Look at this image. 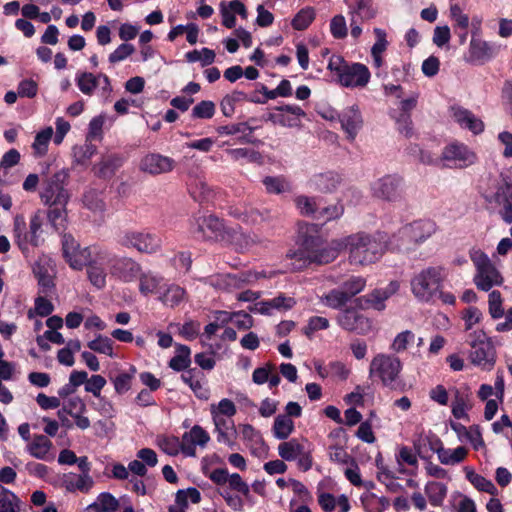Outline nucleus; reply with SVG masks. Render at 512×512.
I'll list each match as a JSON object with an SVG mask.
<instances>
[{"label": "nucleus", "mask_w": 512, "mask_h": 512, "mask_svg": "<svg viewBox=\"0 0 512 512\" xmlns=\"http://www.w3.org/2000/svg\"><path fill=\"white\" fill-rule=\"evenodd\" d=\"M296 243L298 249L289 251L292 270H301L311 264L323 265L334 261L342 250H347L352 265L366 266L381 259L387 250V234L377 231L373 234L355 233L331 241L323 246V238L315 224L301 223L298 226Z\"/></svg>", "instance_id": "f257e3e1"}, {"label": "nucleus", "mask_w": 512, "mask_h": 512, "mask_svg": "<svg viewBox=\"0 0 512 512\" xmlns=\"http://www.w3.org/2000/svg\"><path fill=\"white\" fill-rule=\"evenodd\" d=\"M445 278L446 273L442 266L426 267L411 278V293L421 303H432L440 288H443Z\"/></svg>", "instance_id": "f03ea898"}, {"label": "nucleus", "mask_w": 512, "mask_h": 512, "mask_svg": "<svg viewBox=\"0 0 512 512\" xmlns=\"http://www.w3.org/2000/svg\"><path fill=\"white\" fill-rule=\"evenodd\" d=\"M402 368V362L397 356L379 353L371 360L369 376L377 378L384 387L403 391L405 384L400 380Z\"/></svg>", "instance_id": "7ed1b4c3"}, {"label": "nucleus", "mask_w": 512, "mask_h": 512, "mask_svg": "<svg viewBox=\"0 0 512 512\" xmlns=\"http://www.w3.org/2000/svg\"><path fill=\"white\" fill-rule=\"evenodd\" d=\"M469 257L475 267L473 283L480 291L488 292L502 286L504 277L489 256L478 248L469 250Z\"/></svg>", "instance_id": "20e7f679"}, {"label": "nucleus", "mask_w": 512, "mask_h": 512, "mask_svg": "<svg viewBox=\"0 0 512 512\" xmlns=\"http://www.w3.org/2000/svg\"><path fill=\"white\" fill-rule=\"evenodd\" d=\"M63 256L69 266L74 270H81L87 266L93 258L105 259L106 249L99 246L81 248L78 242L71 235H64L62 238Z\"/></svg>", "instance_id": "39448f33"}, {"label": "nucleus", "mask_w": 512, "mask_h": 512, "mask_svg": "<svg viewBox=\"0 0 512 512\" xmlns=\"http://www.w3.org/2000/svg\"><path fill=\"white\" fill-rule=\"evenodd\" d=\"M227 230L223 220L214 214L197 213L190 219L189 231L199 240L223 242L227 238Z\"/></svg>", "instance_id": "423d86ee"}, {"label": "nucleus", "mask_w": 512, "mask_h": 512, "mask_svg": "<svg viewBox=\"0 0 512 512\" xmlns=\"http://www.w3.org/2000/svg\"><path fill=\"white\" fill-rule=\"evenodd\" d=\"M117 243L140 253L154 254L161 249V238L148 230H123L117 235Z\"/></svg>", "instance_id": "0eeeda50"}, {"label": "nucleus", "mask_w": 512, "mask_h": 512, "mask_svg": "<svg viewBox=\"0 0 512 512\" xmlns=\"http://www.w3.org/2000/svg\"><path fill=\"white\" fill-rule=\"evenodd\" d=\"M41 227L42 217L39 213H35L34 215L31 216L29 222V231H27L24 217L16 216L14 218L13 232L15 242L23 253H27L29 251L30 245L37 247L41 244Z\"/></svg>", "instance_id": "6e6552de"}, {"label": "nucleus", "mask_w": 512, "mask_h": 512, "mask_svg": "<svg viewBox=\"0 0 512 512\" xmlns=\"http://www.w3.org/2000/svg\"><path fill=\"white\" fill-rule=\"evenodd\" d=\"M471 351L469 359L471 363L482 370L490 371L496 362V352L491 340L483 331H475L471 334Z\"/></svg>", "instance_id": "1a4fd4ad"}, {"label": "nucleus", "mask_w": 512, "mask_h": 512, "mask_svg": "<svg viewBox=\"0 0 512 512\" xmlns=\"http://www.w3.org/2000/svg\"><path fill=\"white\" fill-rule=\"evenodd\" d=\"M75 84L84 95L97 94L104 101L110 98L113 90L109 77L104 73L77 72Z\"/></svg>", "instance_id": "9d476101"}, {"label": "nucleus", "mask_w": 512, "mask_h": 512, "mask_svg": "<svg viewBox=\"0 0 512 512\" xmlns=\"http://www.w3.org/2000/svg\"><path fill=\"white\" fill-rule=\"evenodd\" d=\"M403 178L397 174L384 175L370 185L371 195L386 202H398L404 198Z\"/></svg>", "instance_id": "9b49d317"}, {"label": "nucleus", "mask_w": 512, "mask_h": 512, "mask_svg": "<svg viewBox=\"0 0 512 512\" xmlns=\"http://www.w3.org/2000/svg\"><path fill=\"white\" fill-rule=\"evenodd\" d=\"M440 159L447 168L463 169L473 165L477 156L466 144L455 140L443 148Z\"/></svg>", "instance_id": "f8f14e48"}, {"label": "nucleus", "mask_w": 512, "mask_h": 512, "mask_svg": "<svg viewBox=\"0 0 512 512\" xmlns=\"http://www.w3.org/2000/svg\"><path fill=\"white\" fill-rule=\"evenodd\" d=\"M277 451L284 461H296L297 467L303 472L309 471L313 466L311 451L305 449L304 444L297 438L283 440L278 445Z\"/></svg>", "instance_id": "ddd939ff"}, {"label": "nucleus", "mask_w": 512, "mask_h": 512, "mask_svg": "<svg viewBox=\"0 0 512 512\" xmlns=\"http://www.w3.org/2000/svg\"><path fill=\"white\" fill-rule=\"evenodd\" d=\"M141 264L127 256H118L109 251V275L122 282L131 283L141 274Z\"/></svg>", "instance_id": "4468645a"}, {"label": "nucleus", "mask_w": 512, "mask_h": 512, "mask_svg": "<svg viewBox=\"0 0 512 512\" xmlns=\"http://www.w3.org/2000/svg\"><path fill=\"white\" fill-rule=\"evenodd\" d=\"M67 176L66 172L58 171L44 182L40 197L46 205L66 206L69 199L64 187Z\"/></svg>", "instance_id": "2eb2a0df"}, {"label": "nucleus", "mask_w": 512, "mask_h": 512, "mask_svg": "<svg viewBox=\"0 0 512 512\" xmlns=\"http://www.w3.org/2000/svg\"><path fill=\"white\" fill-rule=\"evenodd\" d=\"M399 288L398 281H390L386 287L374 289L370 293L357 298L358 306L362 309L383 311L386 308V300L396 294Z\"/></svg>", "instance_id": "dca6fc26"}, {"label": "nucleus", "mask_w": 512, "mask_h": 512, "mask_svg": "<svg viewBox=\"0 0 512 512\" xmlns=\"http://www.w3.org/2000/svg\"><path fill=\"white\" fill-rule=\"evenodd\" d=\"M370 79L371 72L365 64L351 62L343 73H341V76L338 78V83L345 88L361 89L368 85Z\"/></svg>", "instance_id": "f3484780"}, {"label": "nucleus", "mask_w": 512, "mask_h": 512, "mask_svg": "<svg viewBox=\"0 0 512 512\" xmlns=\"http://www.w3.org/2000/svg\"><path fill=\"white\" fill-rule=\"evenodd\" d=\"M437 230V225L432 220H417L400 228V236L408 237L414 242L415 249L428 240Z\"/></svg>", "instance_id": "a211bd4d"}, {"label": "nucleus", "mask_w": 512, "mask_h": 512, "mask_svg": "<svg viewBox=\"0 0 512 512\" xmlns=\"http://www.w3.org/2000/svg\"><path fill=\"white\" fill-rule=\"evenodd\" d=\"M450 114L455 123L460 128L470 131L474 135L481 134L485 129V124L480 117L472 111L459 105L450 108Z\"/></svg>", "instance_id": "6ab92c4d"}, {"label": "nucleus", "mask_w": 512, "mask_h": 512, "mask_svg": "<svg viewBox=\"0 0 512 512\" xmlns=\"http://www.w3.org/2000/svg\"><path fill=\"white\" fill-rule=\"evenodd\" d=\"M175 167L174 159L159 153H149L142 157L139 169L150 175H159L171 172Z\"/></svg>", "instance_id": "aec40b11"}, {"label": "nucleus", "mask_w": 512, "mask_h": 512, "mask_svg": "<svg viewBox=\"0 0 512 512\" xmlns=\"http://www.w3.org/2000/svg\"><path fill=\"white\" fill-rule=\"evenodd\" d=\"M241 438L250 453L258 458H264L268 452L262 434L250 424H242L239 426Z\"/></svg>", "instance_id": "412c9836"}, {"label": "nucleus", "mask_w": 512, "mask_h": 512, "mask_svg": "<svg viewBox=\"0 0 512 512\" xmlns=\"http://www.w3.org/2000/svg\"><path fill=\"white\" fill-rule=\"evenodd\" d=\"M339 121L347 138L354 141L363 126L361 111L357 105H352L343 109L339 114Z\"/></svg>", "instance_id": "4be33fe9"}, {"label": "nucleus", "mask_w": 512, "mask_h": 512, "mask_svg": "<svg viewBox=\"0 0 512 512\" xmlns=\"http://www.w3.org/2000/svg\"><path fill=\"white\" fill-rule=\"evenodd\" d=\"M183 455L195 457L196 447L204 448L210 441L209 434L199 425H194L182 435Z\"/></svg>", "instance_id": "5701e85b"}, {"label": "nucleus", "mask_w": 512, "mask_h": 512, "mask_svg": "<svg viewBox=\"0 0 512 512\" xmlns=\"http://www.w3.org/2000/svg\"><path fill=\"white\" fill-rule=\"evenodd\" d=\"M94 486L91 475L77 474L73 472L64 473L60 477V487L69 493H89Z\"/></svg>", "instance_id": "b1692460"}, {"label": "nucleus", "mask_w": 512, "mask_h": 512, "mask_svg": "<svg viewBox=\"0 0 512 512\" xmlns=\"http://www.w3.org/2000/svg\"><path fill=\"white\" fill-rule=\"evenodd\" d=\"M208 281L215 289L230 292L243 287L244 284H248L250 279L249 275H244V272H241L216 274L209 277Z\"/></svg>", "instance_id": "393cba45"}, {"label": "nucleus", "mask_w": 512, "mask_h": 512, "mask_svg": "<svg viewBox=\"0 0 512 512\" xmlns=\"http://www.w3.org/2000/svg\"><path fill=\"white\" fill-rule=\"evenodd\" d=\"M338 325L347 331L363 333L369 327L368 319L354 309H344L337 316Z\"/></svg>", "instance_id": "a878e982"}, {"label": "nucleus", "mask_w": 512, "mask_h": 512, "mask_svg": "<svg viewBox=\"0 0 512 512\" xmlns=\"http://www.w3.org/2000/svg\"><path fill=\"white\" fill-rule=\"evenodd\" d=\"M373 33L375 35V42L370 49V56L373 68L380 70L385 65V52L389 47V41L387 32L384 29L375 27Z\"/></svg>", "instance_id": "bb28decb"}, {"label": "nucleus", "mask_w": 512, "mask_h": 512, "mask_svg": "<svg viewBox=\"0 0 512 512\" xmlns=\"http://www.w3.org/2000/svg\"><path fill=\"white\" fill-rule=\"evenodd\" d=\"M86 405L79 397H72L63 405L62 409L58 411L59 417L62 413H67L74 418L75 424L78 428L85 430L90 427V420L84 416Z\"/></svg>", "instance_id": "cd10ccee"}, {"label": "nucleus", "mask_w": 512, "mask_h": 512, "mask_svg": "<svg viewBox=\"0 0 512 512\" xmlns=\"http://www.w3.org/2000/svg\"><path fill=\"white\" fill-rule=\"evenodd\" d=\"M105 265L109 267V250L107 249L105 259L99 260L95 257L86 266L88 280L97 289H103L106 286V278L109 272L107 273Z\"/></svg>", "instance_id": "c85d7f7f"}, {"label": "nucleus", "mask_w": 512, "mask_h": 512, "mask_svg": "<svg viewBox=\"0 0 512 512\" xmlns=\"http://www.w3.org/2000/svg\"><path fill=\"white\" fill-rule=\"evenodd\" d=\"M223 242L232 245L238 252H246L260 243V238L254 233H244L240 229H228L227 238Z\"/></svg>", "instance_id": "c756f323"}, {"label": "nucleus", "mask_w": 512, "mask_h": 512, "mask_svg": "<svg viewBox=\"0 0 512 512\" xmlns=\"http://www.w3.org/2000/svg\"><path fill=\"white\" fill-rule=\"evenodd\" d=\"M498 52V47L494 43L482 39L472 38L469 46V55L471 61L484 63L493 58Z\"/></svg>", "instance_id": "7c9ffc66"}, {"label": "nucleus", "mask_w": 512, "mask_h": 512, "mask_svg": "<svg viewBox=\"0 0 512 512\" xmlns=\"http://www.w3.org/2000/svg\"><path fill=\"white\" fill-rule=\"evenodd\" d=\"M308 183L313 190L329 193L340 185L341 177L336 172L328 171L313 175Z\"/></svg>", "instance_id": "2f4dec72"}, {"label": "nucleus", "mask_w": 512, "mask_h": 512, "mask_svg": "<svg viewBox=\"0 0 512 512\" xmlns=\"http://www.w3.org/2000/svg\"><path fill=\"white\" fill-rule=\"evenodd\" d=\"M33 271L43 293H47L54 287L55 272L51 259H40L36 262Z\"/></svg>", "instance_id": "473e14b6"}, {"label": "nucleus", "mask_w": 512, "mask_h": 512, "mask_svg": "<svg viewBox=\"0 0 512 512\" xmlns=\"http://www.w3.org/2000/svg\"><path fill=\"white\" fill-rule=\"evenodd\" d=\"M451 428L461 442H469L475 450L485 448L482 434L477 426L466 428L461 423H452Z\"/></svg>", "instance_id": "72a5a7b5"}, {"label": "nucleus", "mask_w": 512, "mask_h": 512, "mask_svg": "<svg viewBox=\"0 0 512 512\" xmlns=\"http://www.w3.org/2000/svg\"><path fill=\"white\" fill-rule=\"evenodd\" d=\"M188 189L191 197L199 203H209L215 197V191L202 177L193 178L189 183Z\"/></svg>", "instance_id": "f704fd0d"}, {"label": "nucleus", "mask_w": 512, "mask_h": 512, "mask_svg": "<svg viewBox=\"0 0 512 512\" xmlns=\"http://www.w3.org/2000/svg\"><path fill=\"white\" fill-rule=\"evenodd\" d=\"M318 503L324 512H333L336 507L343 512H348L351 509L349 499L344 494L335 497L331 493L322 492L318 495Z\"/></svg>", "instance_id": "c9c22d12"}, {"label": "nucleus", "mask_w": 512, "mask_h": 512, "mask_svg": "<svg viewBox=\"0 0 512 512\" xmlns=\"http://www.w3.org/2000/svg\"><path fill=\"white\" fill-rule=\"evenodd\" d=\"M231 215L247 224H259L269 221L272 218L271 211L267 208H246L243 211L236 209L230 212Z\"/></svg>", "instance_id": "e433bc0d"}, {"label": "nucleus", "mask_w": 512, "mask_h": 512, "mask_svg": "<svg viewBox=\"0 0 512 512\" xmlns=\"http://www.w3.org/2000/svg\"><path fill=\"white\" fill-rule=\"evenodd\" d=\"M124 163V158L119 154H109L94 166L95 173L101 178H110Z\"/></svg>", "instance_id": "4c0bfd02"}, {"label": "nucleus", "mask_w": 512, "mask_h": 512, "mask_svg": "<svg viewBox=\"0 0 512 512\" xmlns=\"http://www.w3.org/2000/svg\"><path fill=\"white\" fill-rule=\"evenodd\" d=\"M21 159L20 152L17 149H10L0 159V185H10V169L16 166Z\"/></svg>", "instance_id": "58836bf2"}, {"label": "nucleus", "mask_w": 512, "mask_h": 512, "mask_svg": "<svg viewBox=\"0 0 512 512\" xmlns=\"http://www.w3.org/2000/svg\"><path fill=\"white\" fill-rule=\"evenodd\" d=\"M118 508V499L109 492H102L85 508L84 512H116Z\"/></svg>", "instance_id": "ea45409f"}, {"label": "nucleus", "mask_w": 512, "mask_h": 512, "mask_svg": "<svg viewBox=\"0 0 512 512\" xmlns=\"http://www.w3.org/2000/svg\"><path fill=\"white\" fill-rule=\"evenodd\" d=\"M51 447L52 442L46 436L36 435L26 446V451L36 459L47 460Z\"/></svg>", "instance_id": "a19ab883"}, {"label": "nucleus", "mask_w": 512, "mask_h": 512, "mask_svg": "<svg viewBox=\"0 0 512 512\" xmlns=\"http://www.w3.org/2000/svg\"><path fill=\"white\" fill-rule=\"evenodd\" d=\"M466 479L479 491L489 493L491 495L497 494V488L491 480L486 479L482 475L475 472L470 466L463 468Z\"/></svg>", "instance_id": "79ce46f5"}, {"label": "nucleus", "mask_w": 512, "mask_h": 512, "mask_svg": "<svg viewBox=\"0 0 512 512\" xmlns=\"http://www.w3.org/2000/svg\"><path fill=\"white\" fill-rule=\"evenodd\" d=\"M436 453L442 464L456 465L466 458L468 450L464 446H459L455 449L440 447Z\"/></svg>", "instance_id": "37998d69"}, {"label": "nucleus", "mask_w": 512, "mask_h": 512, "mask_svg": "<svg viewBox=\"0 0 512 512\" xmlns=\"http://www.w3.org/2000/svg\"><path fill=\"white\" fill-rule=\"evenodd\" d=\"M430 504L434 507H440L447 496L448 488L444 483L430 481L424 488Z\"/></svg>", "instance_id": "c03bdc74"}, {"label": "nucleus", "mask_w": 512, "mask_h": 512, "mask_svg": "<svg viewBox=\"0 0 512 512\" xmlns=\"http://www.w3.org/2000/svg\"><path fill=\"white\" fill-rule=\"evenodd\" d=\"M175 355L169 361V367L174 371L186 370L191 364V350L183 344H176Z\"/></svg>", "instance_id": "a18cd8bd"}, {"label": "nucleus", "mask_w": 512, "mask_h": 512, "mask_svg": "<svg viewBox=\"0 0 512 512\" xmlns=\"http://www.w3.org/2000/svg\"><path fill=\"white\" fill-rule=\"evenodd\" d=\"M294 421L288 416L278 415L274 419L272 434L276 439L286 440L294 431Z\"/></svg>", "instance_id": "49530a36"}, {"label": "nucleus", "mask_w": 512, "mask_h": 512, "mask_svg": "<svg viewBox=\"0 0 512 512\" xmlns=\"http://www.w3.org/2000/svg\"><path fill=\"white\" fill-rule=\"evenodd\" d=\"M137 280H139V292L147 296L157 291L162 278L151 271L143 272L141 270Z\"/></svg>", "instance_id": "de8ad7c7"}, {"label": "nucleus", "mask_w": 512, "mask_h": 512, "mask_svg": "<svg viewBox=\"0 0 512 512\" xmlns=\"http://www.w3.org/2000/svg\"><path fill=\"white\" fill-rule=\"evenodd\" d=\"M320 301L331 309H342L350 299L346 296L340 287L330 290L321 296Z\"/></svg>", "instance_id": "09e8293b"}, {"label": "nucleus", "mask_w": 512, "mask_h": 512, "mask_svg": "<svg viewBox=\"0 0 512 512\" xmlns=\"http://www.w3.org/2000/svg\"><path fill=\"white\" fill-rule=\"evenodd\" d=\"M53 137V128L48 126L39 131L32 144L34 155L38 157L44 156L48 151V145Z\"/></svg>", "instance_id": "8fccbe9b"}, {"label": "nucleus", "mask_w": 512, "mask_h": 512, "mask_svg": "<svg viewBox=\"0 0 512 512\" xmlns=\"http://www.w3.org/2000/svg\"><path fill=\"white\" fill-rule=\"evenodd\" d=\"M184 297L185 290L178 285L171 284L160 294L159 299L164 305L175 307L184 300Z\"/></svg>", "instance_id": "3c124183"}, {"label": "nucleus", "mask_w": 512, "mask_h": 512, "mask_svg": "<svg viewBox=\"0 0 512 512\" xmlns=\"http://www.w3.org/2000/svg\"><path fill=\"white\" fill-rule=\"evenodd\" d=\"M200 501L201 493L195 487L178 490L175 495V506L182 507L184 510L188 508L189 502L197 504Z\"/></svg>", "instance_id": "603ef678"}, {"label": "nucleus", "mask_w": 512, "mask_h": 512, "mask_svg": "<svg viewBox=\"0 0 512 512\" xmlns=\"http://www.w3.org/2000/svg\"><path fill=\"white\" fill-rule=\"evenodd\" d=\"M113 344L112 339L102 334H98L93 340L87 343V346L93 352L114 358L116 355L113 351Z\"/></svg>", "instance_id": "864d4df0"}, {"label": "nucleus", "mask_w": 512, "mask_h": 512, "mask_svg": "<svg viewBox=\"0 0 512 512\" xmlns=\"http://www.w3.org/2000/svg\"><path fill=\"white\" fill-rule=\"evenodd\" d=\"M316 16L315 10L312 7H304L297 12L291 21V26L297 31L307 29L314 21Z\"/></svg>", "instance_id": "5fc2aeb1"}, {"label": "nucleus", "mask_w": 512, "mask_h": 512, "mask_svg": "<svg viewBox=\"0 0 512 512\" xmlns=\"http://www.w3.org/2000/svg\"><path fill=\"white\" fill-rule=\"evenodd\" d=\"M158 447L167 455L176 456L183 454L182 440L176 436H160L157 439Z\"/></svg>", "instance_id": "6e6d98bb"}, {"label": "nucleus", "mask_w": 512, "mask_h": 512, "mask_svg": "<svg viewBox=\"0 0 512 512\" xmlns=\"http://www.w3.org/2000/svg\"><path fill=\"white\" fill-rule=\"evenodd\" d=\"M247 100V94L242 91H233L227 94L221 101L220 107L224 116L231 117L235 112L237 103Z\"/></svg>", "instance_id": "4d7b16f0"}, {"label": "nucleus", "mask_w": 512, "mask_h": 512, "mask_svg": "<svg viewBox=\"0 0 512 512\" xmlns=\"http://www.w3.org/2000/svg\"><path fill=\"white\" fill-rule=\"evenodd\" d=\"M20 499L18 496L8 490L7 488H1L0 491V512H19L20 511Z\"/></svg>", "instance_id": "13d9d810"}, {"label": "nucleus", "mask_w": 512, "mask_h": 512, "mask_svg": "<svg viewBox=\"0 0 512 512\" xmlns=\"http://www.w3.org/2000/svg\"><path fill=\"white\" fill-rule=\"evenodd\" d=\"M387 250L408 253L415 250L414 242H410L408 237L400 236V229L391 237L387 236Z\"/></svg>", "instance_id": "bf43d9fd"}, {"label": "nucleus", "mask_w": 512, "mask_h": 512, "mask_svg": "<svg viewBox=\"0 0 512 512\" xmlns=\"http://www.w3.org/2000/svg\"><path fill=\"white\" fill-rule=\"evenodd\" d=\"M217 132L220 135L242 134V136H241L242 141L251 142L249 137L253 132V128L250 127L247 123H236V124H231V125L219 126L217 128Z\"/></svg>", "instance_id": "052dcab7"}, {"label": "nucleus", "mask_w": 512, "mask_h": 512, "mask_svg": "<svg viewBox=\"0 0 512 512\" xmlns=\"http://www.w3.org/2000/svg\"><path fill=\"white\" fill-rule=\"evenodd\" d=\"M366 286V278L362 276L352 275L348 279H346L341 285L340 288L346 296L351 300L354 296L359 294L364 290Z\"/></svg>", "instance_id": "680f3d73"}, {"label": "nucleus", "mask_w": 512, "mask_h": 512, "mask_svg": "<svg viewBox=\"0 0 512 512\" xmlns=\"http://www.w3.org/2000/svg\"><path fill=\"white\" fill-rule=\"evenodd\" d=\"M215 52L209 48H202L201 50H192L185 54V58L189 63L200 62L202 67H206L214 63Z\"/></svg>", "instance_id": "e2e57ef3"}, {"label": "nucleus", "mask_w": 512, "mask_h": 512, "mask_svg": "<svg viewBox=\"0 0 512 512\" xmlns=\"http://www.w3.org/2000/svg\"><path fill=\"white\" fill-rule=\"evenodd\" d=\"M181 379L185 384H187L191 388V390L199 399H207L208 391L204 387L200 379L196 377L194 370L190 369L185 371L181 375Z\"/></svg>", "instance_id": "0e129e2a"}, {"label": "nucleus", "mask_w": 512, "mask_h": 512, "mask_svg": "<svg viewBox=\"0 0 512 512\" xmlns=\"http://www.w3.org/2000/svg\"><path fill=\"white\" fill-rule=\"evenodd\" d=\"M263 185L268 193L282 194L290 191L289 182L282 176H266Z\"/></svg>", "instance_id": "69168bd1"}, {"label": "nucleus", "mask_w": 512, "mask_h": 512, "mask_svg": "<svg viewBox=\"0 0 512 512\" xmlns=\"http://www.w3.org/2000/svg\"><path fill=\"white\" fill-rule=\"evenodd\" d=\"M226 153L233 161L246 160L250 163H260L262 160V156L258 151L249 148L227 149Z\"/></svg>", "instance_id": "338daca9"}, {"label": "nucleus", "mask_w": 512, "mask_h": 512, "mask_svg": "<svg viewBox=\"0 0 512 512\" xmlns=\"http://www.w3.org/2000/svg\"><path fill=\"white\" fill-rule=\"evenodd\" d=\"M210 413L211 416L217 415L232 419V417L237 413V408L232 400L223 398L217 404H211Z\"/></svg>", "instance_id": "774afa93"}]
</instances>
